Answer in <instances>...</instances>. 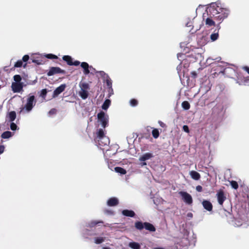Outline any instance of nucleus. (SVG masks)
Listing matches in <instances>:
<instances>
[{"label": "nucleus", "mask_w": 249, "mask_h": 249, "mask_svg": "<svg viewBox=\"0 0 249 249\" xmlns=\"http://www.w3.org/2000/svg\"><path fill=\"white\" fill-rule=\"evenodd\" d=\"M33 62H34V63H37V64H39V63H38V60H33Z\"/></svg>", "instance_id": "61"}, {"label": "nucleus", "mask_w": 249, "mask_h": 249, "mask_svg": "<svg viewBox=\"0 0 249 249\" xmlns=\"http://www.w3.org/2000/svg\"><path fill=\"white\" fill-rule=\"evenodd\" d=\"M14 80L15 81V83H21V77L20 75H19L18 74L15 75L14 76Z\"/></svg>", "instance_id": "39"}, {"label": "nucleus", "mask_w": 249, "mask_h": 249, "mask_svg": "<svg viewBox=\"0 0 249 249\" xmlns=\"http://www.w3.org/2000/svg\"><path fill=\"white\" fill-rule=\"evenodd\" d=\"M29 59V56L28 55H25L22 57V61L23 62L27 61Z\"/></svg>", "instance_id": "50"}, {"label": "nucleus", "mask_w": 249, "mask_h": 249, "mask_svg": "<svg viewBox=\"0 0 249 249\" xmlns=\"http://www.w3.org/2000/svg\"><path fill=\"white\" fill-rule=\"evenodd\" d=\"M154 249H164L162 248H154Z\"/></svg>", "instance_id": "64"}, {"label": "nucleus", "mask_w": 249, "mask_h": 249, "mask_svg": "<svg viewBox=\"0 0 249 249\" xmlns=\"http://www.w3.org/2000/svg\"><path fill=\"white\" fill-rule=\"evenodd\" d=\"M97 72L99 73L100 75L104 79L109 77V76L103 71H97Z\"/></svg>", "instance_id": "42"}, {"label": "nucleus", "mask_w": 249, "mask_h": 249, "mask_svg": "<svg viewBox=\"0 0 249 249\" xmlns=\"http://www.w3.org/2000/svg\"><path fill=\"white\" fill-rule=\"evenodd\" d=\"M208 86L205 88L204 90L205 91H209L211 89V86L210 85V81L208 80V81L205 82Z\"/></svg>", "instance_id": "48"}, {"label": "nucleus", "mask_w": 249, "mask_h": 249, "mask_svg": "<svg viewBox=\"0 0 249 249\" xmlns=\"http://www.w3.org/2000/svg\"><path fill=\"white\" fill-rule=\"evenodd\" d=\"M65 84H62L60 86L57 87L53 91V97H55L57 96L59 94H60L65 90Z\"/></svg>", "instance_id": "12"}, {"label": "nucleus", "mask_w": 249, "mask_h": 249, "mask_svg": "<svg viewBox=\"0 0 249 249\" xmlns=\"http://www.w3.org/2000/svg\"><path fill=\"white\" fill-rule=\"evenodd\" d=\"M179 194L182 197L183 200L186 204L188 205H191L192 204V197L189 194L186 192L180 191L179 192Z\"/></svg>", "instance_id": "6"}, {"label": "nucleus", "mask_w": 249, "mask_h": 249, "mask_svg": "<svg viewBox=\"0 0 249 249\" xmlns=\"http://www.w3.org/2000/svg\"><path fill=\"white\" fill-rule=\"evenodd\" d=\"M102 249H111L109 247H103Z\"/></svg>", "instance_id": "63"}, {"label": "nucleus", "mask_w": 249, "mask_h": 249, "mask_svg": "<svg viewBox=\"0 0 249 249\" xmlns=\"http://www.w3.org/2000/svg\"><path fill=\"white\" fill-rule=\"evenodd\" d=\"M183 130L187 132V133H189V127L187 125H184L183 126Z\"/></svg>", "instance_id": "51"}, {"label": "nucleus", "mask_w": 249, "mask_h": 249, "mask_svg": "<svg viewBox=\"0 0 249 249\" xmlns=\"http://www.w3.org/2000/svg\"><path fill=\"white\" fill-rule=\"evenodd\" d=\"M203 20H205V24L208 27H211L215 25V22L213 20L214 17H212L210 14L207 12L204 13L203 15Z\"/></svg>", "instance_id": "5"}, {"label": "nucleus", "mask_w": 249, "mask_h": 249, "mask_svg": "<svg viewBox=\"0 0 249 249\" xmlns=\"http://www.w3.org/2000/svg\"><path fill=\"white\" fill-rule=\"evenodd\" d=\"M47 93V89H43L41 91V93H40V96H41V97L42 98H43V99H45V97H46V96Z\"/></svg>", "instance_id": "41"}, {"label": "nucleus", "mask_w": 249, "mask_h": 249, "mask_svg": "<svg viewBox=\"0 0 249 249\" xmlns=\"http://www.w3.org/2000/svg\"><path fill=\"white\" fill-rule=\"evenodd\" d=\"M95 141L100 148L103 149V151L105 149L103 147L105 146H107L109 143V140L107 137H103L102 138L95 140Z\"/></svg>", "instance_id": "7"}, {"label": "nucleus", "mask_w": 249, "mask_h": 249, "mask_svg": "<svg viewBox=\"0 0 249 249\" xmlns=\"http://www.w3.org/2000/svg\"><path fill=\"white\" fill-rule=\"evenodd\" d=\"M190 175L191 178L196 180H198L200 178V174L196 171H191L190 172Z\"/></svg>", "instance_id": "21"}, {"label": "nucleus", "mask_w": 249, "mask_h": 249, "mask_svg": "<svg viewBox=\"0 0 249 249\" xmlns=\"http://www.w3.org/2000/svg\"><path fill=\"white\" fill-rule=\"evenodd\" d=\"M231 185V186L232 188L234 189H237L238 187V183L236 181L232 180L230 182Z\"/></svg>", "instance_id": "40"}, {"label": "nucleus", "mask_w": 249, "mask_h": 249, "mask_svg": "<svg viewBox=\"0 0 249 249\" xmlns=\"http://www.w3.org/2000/svg\"><path fill=\"white\" fill-rule=\"evenodd\" d=\"M45 57H46L48 59H56L58 58V57L56 55L52 54V53L46 54L45 55Z\"/></svg>", "instance_id": "38"}, {"label": "nucleus", "mask_w": 249, "mask_h": 249, "mask_svg": "<svg viewBox=\"0 0 249 249\" xmlns=\"http://www.w3.org/2000/svg\"><path fill=\"white\" fill-rule=\"evenodd\" d=\"M80 64V62L79 61L76 60L74 62H72V66L73 65V66H78Z\"/></svg>", "instance_id": "54"}, {"label": "nucleus", "mask_w": 249, "mask_h": 249, "mask_svg": "<svg viewBox=\"0 0 249 249\" xmlns=\"http://www.w3.org/2000/svg\"><path fill=\"white\" fill-rule=\"evenodd\" d=\"M65 72V71L61 69L59 67H52L50 68L48 72H47V75L50 76L57 73L64 74Z\"/></svg>", "instance_id": "10"}, {"label": "nucleus", "mask_w": 249, "mask_h": 249, "mask_svg": "<svg viewBox=\"0 0 249 249\" xmlns=\"http://www.w3.org/2000/svg\"><path fill=\"white\" fill-rule=\"evenodd\" d=\"M153 157V154L152 153H146L141 156L139 160L141 161H145L151 159Z\"/></svg>", "instance_id": "14"}, {"label": "nucleus", "mask_w": 249, "mask_h": 249, "mask_svg": "<svg viewBox=\"0 0 249 249\" xmlns=\"http://www.w3.org/2000/svg\"><path fill=\"white\" fill-rule=\"evenodd\" d=\"M106 237L103 236L96 237L94 238V243L96 244H100L105 241Z\"/></svg>", "instance_id": "26"}, {"label": "nucleus", "mask_w": 249, "mask_h": 249, "mask_svg": "<svg viewBox=\"0 0 249 249\" xmlns=\"http://www.w3.org/2000/svg\"><path fill=\"white\" fill-rule=\"evenodd\" d=\"M113 148V147H111L110 149H107L105 152H104V156L106 158L107 157H110L115 154L117 152V150L115 149L114 150L112 149Z\"/></svg>", "instance_id": "16"}, {"label": "nucleus", "mask_w": 249, "mask_h": 249, "mask_svg": "<svg viewBox=\"0 0 249 249\" xmlns=\"http://www.w3.org/2000/svg\"><path fill=\"white\" fill-rule=\"evenodd\" d=\"M147 165V163L145 161H142V162H141L140 163V165L141 166V167H143L145 165Z\"/></svg>", "instance_id": "60"}, {"label": "nucleus", "mask_w": 249, "mask_h": 249, "mask_svg": "<svg viewBox=\"0 0 249 249\" xmlns=\"http://www.w3.org/2000/svg\"><path fill=\"white\" fill-rule=\"evenodd\" d=\"M22 60H18L15 64L14 67L16 68H19L21 67L22 65Z\"/></svg>", "instance_id": "44"}, {"label": "nucleus", "mask_w": 249, "mask_h": 249, "mask_svg": "<svg viewBox=\"0 0 249 249\" xmlns=\"http://www.w3.org/2000/svg\"><path fill=\"white\" fill-rule=\"evenodd\" d=\"M144 229L150 231L154 232L156 231V228L151 223L148 222H144Z\"/></svg>", "instance_id": "19"}, {"label": "nucleus", "mask_w": 249, "mask_h": 249, "mask_svg": "<svg viewBox=\"0 0 249 249\" xmlns=\"http://www.w3.org/2000/svg\"><path fill=\"white\" fill-rule=\"evenodd\" d=\"M202 204L204 209L207 211H211L212 210L213 205L210 201L208 200H204L203 201Z\"/></svg>", "instance_id": "17"}, {"label": "nucleus", "mask_w": 249, "mask_h": 249, "mask_svg": "<svg viewBox=\"0 0 249 249\" xmlns=\"http://www.w3.org/2000/svg\"><path fill=\"white\" fill-rule=\"evenodd\" d=\"M80 89L88 90L89 89V85L87 83H80L79 84Z\"/></svg>", "instance_id": "35"}, {"label": "nucleus", "mask_w": 249, "mask_h": 249, "mask_svg": "<svg viewBox=\"0 0 249 249\" xmlns=\"http://www.w3.org/2000/svg\"><path fill=\"white\" fill-rule=\"evenodd\" d=\"M98 123H99L102 127L106 128L108 125L109 116L102 111L97 114Z\"/></svg>", "instance_id": "3"}, {"label": "nucleus", "mask_w": 249, "mask_h": 249, "mask_svg": "<svg viewBox=\"0 0 249 249\" xmlns=\"http://www.w3.org/2000/svg\"><path fill=\"white\" fill-rule=\"evenodd\" d=\"M17 125H16V124H15L13 122H12L10 124V128L12 130H16L17 129Z\"/></svg>", "instance_id": "45"}, {"label": "nucleus", "mask_w": 249, "mask_h": 249, "mask_svg": "<svg viewBox=\"0 0 249 249\" xmlns=\"http://www.w3.org/2000/svg\"><path fill=\"white\" fill-rule=\"evenodd\" d=\"M128 246L132 249H140V245L137 242H130L128 244Z\"/></svg>", "instance_id": "25"}, {"label": "nucleus", "mask_w": 249, "mask_h": 249, "mask_svg": "<svg viewBox=\"0 0 249 249\" xmlns=\"http://www.w3.org/2000/svg\"><path fill=\"white\" fill-rule=\"evenodd\" d=\"M114 169L116 172L120 173L121 175H124L126 173L125 169L120 167H114Z\"/></svg>", "instance_id": "32"}, {"label": "nucleus", "mask_w": 249, "mask_h": 249, "mask_svg": "<svg viewBox=\"0 0 249 249\" xmlns=\"http://www.w3.org/2000/svg\"><path fill=\"white\" fill-rule=\"evenodd\" d=\"M177 56L179 60H181L182 59H184L185 54L183 53H178Z\"/></svg>", "instance_id": "47"}, {"label": "nucleus", "mask_w": 249, "mask_h": 249, "mask_svg": "<svg viewBox=\"0 0 249 249\" xmlns=\"http://www.w3.org/2000/svg\"><path fill=\"white\" fill-rule=\"evenodd\" d=\"M122 214L125 216L133 217L135 216V213L134 211L129 210H124L122 211Z\"/></svg>", "instance_id": "20"}, {"label": "nucleus", "mask_w": 249, "mask_h": 249, "mask_svg": "<svg viewBox=\"0 0 249 249\" xmlns=\"http://www.w3.org/2000/svg\"><path fill=\"white\" fill-rule=\"evenodd\" d=\"M213 113L217 115H222L224 113V107L221 103L216 104L213 108Z\"/></svg>", "instance_id": "8"}, {"label": "nucleus", "mask_w": 249, "mask_h": 249, "mask_svg": "<svg viewBox=\"0 0 249 249\" xmlns=\"http://www.w3.org/2000/svg\"><path fill=\"white\" fill-rule=\"evenodd\" d=\"M81 67L84 69V73L85 75H87L89 73L90 71L89 70V68L95 70V69H93L92 66H89L88 63L85 62L81 63Z\"/></svg>", "instance_id": "13"}, {"label": "nucleus", "mask_w": 249, "mask_h": 249, "mask_svg": "<svg viewBox=\"0 0 249 249\" xmlns=\"http://www.w3.org/2000/svg\"><path fill=\"white\" fill-rule=\"evenodd\" d=\"M105 80L106 81V84L107 86L108 87V89H110V90H111V91H113V89L112 88V80L109 77H107V78L105 79Z\"/></svg>", "instance_id": "33"}, {"label": "nucleus", "mask_w": 249, "mask_h": 249, "mask_svg": "<svg viewBox=\"0 0 249 249\" xmlns=\"http://www.w3.org/2000/svg\"><path fill=\"white\" fill-rule=\"evenodd\" d=\"M218 204L222 206L224 201L226 200L227 197L224 192L222 190H219L216 195Z\"/></svg>", "instance_id": "9"}, {"label": "nucleus", "mask_w": 249, "mask_h": 249, "mask_svg": "<svg viewBox=\"0 0 249 249\" xmlns=\"http://www.w3.org/2000/svg\"><path fill=\"white\" fill-rule=\"evenodd\" d=\"M196 190L198 192H201L202 191V187L200 185H198L196 187Z\"/></svg>", "instance_id": "53"}, {"label": "nucleus", "mask_w": 249, "mask_h": 249, "mask_svg": "<svg viewBox=\"0 0 249 249\" xmlns=\"http://www.w3.org/2000/svg\"><path fill=\"white\" fill-rule=\"evenodd\" d=\"M181 106L185 110H188L190 107V105L188 101H183L181 104Z\"/></svg>", "instance_id": "36"}, {"label": "nucleus", "mask_w": 249, "mask_h": 249, "mask_svg": "<svg viewBox=\"0 0 249 249\" xmlns=\"http://www.w3.org/2000/svg\"><path fill=\"white\" fill-rule=\"evenodd\" d=\"M218 29V28H217ZM219 29H218L216 32H214L211 35L210 38L213 41H214L216 40L219 36L218 31Z\"/></svg>", "instance_id": "34"}, {"label": "nucleus", "mask_w": 249, "mask_h": 249, "mask_svg": "<svg viewBox=\"0 0 249 249\" xmlns=\"http://www.w3.org/2000/svg\"><path fill=\"white\" fill-rule=\"evenodd\" d=\"M159 124L162 127H164L166 126L165 124L164 123H163L162 122L160 121H159Z\"/></svg>", "instance_id": "57"}, {"label": "nucleus", "mask_w": 249, "mask_h": 249, "mask_svg": "<svg viewBox=\"0 0 249 249\" xmlns=\"http://www.w3.org/2000/svg\"><path fill=\"white\" fill-rule=\"evenodd\" d=\"M243 70H244L246 71H247L249 74V67L247 66L244 67L243 68Z\"/></svg>", "instance_id": "59"}, {"label": "nucleus", "mask_w": 249, "mask_h": 249, "mask_svg": "<svg viewBox=\"0 0 249 249\" xmlns=\"http://www.w3.org/2000/svg\"><path fill=\"white\" fill-rule=\"evenodd\" d=\"M107 164H108V168H109L111 170L113 171V169L114 168V165L112 164V162L111 161H110V162L107 161Z\"/></svg>", "instance_id": "49"}, {"label": "nucleus", "mask_w": 249, "mask_h": 249, "mask_svg": "<svg viewBox=\"0 0 249 249\" xmlns=\"http://www.w3.org/2000/svg\"><path fill=\"white\" fill-rule=\"evenodd\" d=\"M63 60L66 61L68 65L72 66V59L71 56L69 55H64L63 56Z\"/></svg>", "instance_id": "27"}, {"label": "nucleus", "mask_w": 249, "mask_h": 249, "mask_svg": "<svg viewBox=\"0 0 249 249\" xmlns=\"http://www.w3.org/2000/svg\"><path fill=\"white\" fill-rule=\"evenodd\" d=\"M130 105L132 107H135L138 105V101L136 99H133L130 101Z\"/></svg>", "instance_id": "43"}, {"label": "nucleus", "mask_w": 249, "mask_h": 249, "mask_svg": "<svg viewBox=\"0 0 249 249\" xmlns=\"http://www.w3.org/2000/svg\"><path fill=\"white\" fill-rule=\"evenodd\" d=\"M83 234L85 237H88V236H94L97 235L95 232H90L89 230L86 229L83 231Z\"/></svg>", "instance_id": "31"}, {"label": "nucleus", "mask_w": 249, "mask_h": 249, "mask_svg": "<svg viewBox=\"0 0 249 249\" xmlns=\"http://www.w3.org/2000/svg\"><path fill=\"white\" fill-rule=\"evenodd\" d=\"M206 11L211 16L214 17V19L219 22L216 25L218 29H220V24L228 17L231 12L229 8L225 7L218 1L208 5Z\"/></svg>", "instance_id": "1"}, {"label": "nucleus", "mask_w": 249, "mask_h": 249, "mask_svg": "<svg viewBox=\"0 0 249 249\" xmlns=\"http://www.w3.org/2000/svg\"><path fill=\"white\" fill-rule=\"evenodd\" d=\"M186 26L187 27H191L190 31L193 29V25L191 20L189 19V21L186 23Z\"/></svg>", "instance_id": "46"}, {"label": "nucleus", "mask_w": 249, "mask_h": 249, "mask_svg": "<svg viewBox=\"0 0 249 249\" xmlns=\"http://www.w3.org/2000/svg\"><path fill=\"white\" fill-rule=\"evenodd\" d=\"M187 217L189 219H190L193 217V213H189L187 214Z\"/></svg>", "instance_id": "58"}, {"label": "nucleus", "mask_w": 249, "mask_h": 249, "mask_svg": "<svg viewBox=\"0 0 249 249\" xmlns=\"http://www.w3.org/2000/svg\"><path fill=\"white\" fill-rule=\"evenodd\" d=\"M144 222L142 223L141 221H137L135 223V228L139 230H142L143 228H144Z\"/></svg>", "instance_id": "28"}, {"label": "nucleus", "mask_w": 249, "mask_h": 249, "mask_svg": "<svg viewBox=\"0 0 249 249\" xmlns=\"http://www.w3.org/2000/svg\"><path fill=\"white\" fill-rule=\"evenodd\" d=\"M248 218L244 214H239L232 221V224L235 227H239L243 225L244 222H247Z\"/></svg>", "instance_id": "4"}, {"label": "nucleus", "mask_w": 249, "mask_h": 249, "mask_svg": "<svg viewBox=\"0 0 249 249\" xmlns=\"http://www.w3.org/2000/svg\"><path fill=\"white\" fill-rule=\"evenodd\" d=\"M110 100L109 99H106L104 102L102 106V108L104 110H107L110 105Z\"/></svg>", "instance_id": "30"}, {"label": "nucleus", "mask_w": 249, "mask_h": 249, "mask_svg": "<svg viewBox=\"0 0 249 249\" xmlns=\"http://www.w3.org/2000/svg\"><path fill=\"white\" fill-rule=\"evenodd\" d=\"M109 93L110 95L111 94H113V91H111V90H110V89H109Z\"/></svg>", "instance_id": "62"}, {"label": "nucleus", "mask_w": 249, "mask_h": 249, "mask_svg": "<svg viewBox=\"0 0 249 249\" xmlns=\"http://www.w3.org/2000/svg\"><path fill=\"white\" fill-rule=\"evenodd\" d=\"M24 86L23 83H12L11 88L15 93L20 92Z\"/></svg>", "instance_id": "11"}, {"label": "nucleus", "mask_w": 249, "mask_h": 249, "mask_svg": "<svg viewBox=\"0 0 249 249\" xmlns=\"http://www.w3.org/2000/svg\"><path fill=\"white\" fill-rule=\"evenodd\" d=\"M10 122H13L16 118V113L14 111L10 112L7 116Z\"/></svg>", "instance_id": "24"}, {"label": "nucleus", "mask_w": 249, "mask_h": 249, "mask_svg": "<svg viewBox=\"0 0 249 249\" xmlns=\"http://www.w3.org/2000/svg\"><path fill=\"white\" fill-rule=\"evenodd\" d=\"M181 68H182V65H181V63H180L177 68V70L178 71V74H179V73L181 72Z\"/></svg>", "instance_id": "52"}, {"label": "nucleus", "mask_w": 249, "mask_h": 249, "mask_svg": "<svg viewBox=\"0 0 249 249\" xmlns=\"http://www.w3.org/2000/svg\"><path fill=\"white\" fill-rule=\"evenodd\" d=\"M100 223H103V221L102 220H91L87 223L86 226L92 228Z\"/></svg>", "instance_id": "15"}, {"label": "nucleus", "mask_w": 249, "mask_h": 249, "mask_svg": "<svg viewBox=\"0 0 249 249\" xmlns=\"http://www.w3.org/2000/svg\"><path fill=\"white\" fill-rule=\"evenodd\" d=\"M56 112V110L54 108L53 109H51L49 112V114L50 115H52V114H55Z\"/></svg>", "instance_id": "55"}, {"label": "nucleus", "mask_w": 249, "mask_h": 249, "mask_svg": "<svg viewBox=\"0 0 249 249\" xmlns=\"http://www.w3.org/2000/svg\"><path fill=\"white\" fill-rule=\"evenodd\" d=\"M119 203L118 199L116 197H112L109 199L107 202V204L109 206H114Z\"/></svg>", "instance_id": "18"}, {"label": "nucleus", "mask_w": 249, "mask_h": 249, "mask_svg": "<svg viewBox=\"0 0 249 249\" xmlns=\"http://www.w3.org/2000/svg\"><path fill=\"white\" fill-rule=\"evenodd\" d=\"M4 150V146L3 145H0V154H2Z\"/></svg>", "instance_id": "56"}, {"label": "nucleus", "mask_w": 249, "mask_h": 249, "mask_svg": "<svg viewBox=\"0 0 249 249\" xmlns=\"http://www.w3.org/2000/svg\"><path fill=\"white\" fill-rule=\"evenodd\" d=\"M12 136H13V134L11 132L7 131L4 132L1 134V137L2 139H8V138L11 137Z\"/></svg>", "instance_id": "29"}, {"label": "nucleus", "mask_w": 249, "mask_h": 249, "mask_svg": "<svg viewBox=\"0 0 249 249\" xmlns=\"http://www.w3.org/2000/svg\"><path fill=\"white\" fill-rule=\"evenodd\" d=\"M36 100L34 95H29L26 99V102L23 107H21L20 113H29L35 106Z\"/></svg>", "instance_id": "2"}, {"label": "nucleus", "mask_w": 249, "mask_h": 249, "mask_svg": "<svg viewBox=\"0 0 249 249\" xmlns=\"http://www.w3.org/2000/svg\"><path fill=\"white\" fill-rule=\"evenodd\" d=\"M152 134L153 137L155 139L158 138L159 136V131L158 129H156V128H154L152 130Z\"/></svg>", "instance_id": "37"}, {"label": "nucleus", "mask_w": 249, "mask_h": 249, "mask_svg": "<svg viewBox=\"0 0 249 249\" xmlns=\"http://www.w3.org/2000/svg\"><path fill=\"white\" fill-rule=\"evenodd\" d=\"M103 137H107L105 135L104 130L102 128L98 129L96 132V137L95 138V140H98L100 138H102Z\"/></svg>", "instance_id": "22"}, {"label": "nucleus", "mask_w": 249, "mask_h": 249, "mask_svg": "<svg viewBox=\"0 0 249 249\" xmlns=\"http://www.w3.org/2000/svg\"><path fill=\"white\" fill-rule=\"evenodd\" d=\"M79 95L83 99H86L88 98L89 93L88 90H84L80 89L79 91Z\"/></svg>", "instance_id": "23"}]
</instances>
